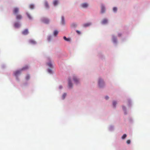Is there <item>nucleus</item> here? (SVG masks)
I'll list each match as a JSON object with an SVG mask.
<instances>
[{
	"label": "nucleus",
	"instance_id": "7ed1b4c3",
	"mask_svg": "<svg viewBox=\"0 0 150 150\" xmlns=\"http://www.w3.org/2000/svg\"><path fill=\"white\" fill-rule=\"evenodd\" d=\"M19 11V9L18 8H15L13 10V13L14 14H18L17 13Z\"/></svg>",
	"mask_w": 150,
	"mask_h": 150
},
{
	"label": "nucleus",
	"instance_id": "c756f323",
	"mask_svg": "<svg viewBox=\"0 0 150 150\" xmlns=\"http://www.w3.org/2000/svg\"><path fill=\"white\" fill-rule=\"evenodd\" d=\"M48 72L49 73H52V71L51 70L49 69L48 70Z\"/></svg>",
	"mask_w": 150,
	"mask_h": 150
},
{
	"label": "nucleus",
	"instance_id": "72a5a7b5",
	"mask_svg": "<svg viewBox=\"0 0 150 150\" xmlns=\"http://www.w3.org/2000/svg\"><path fill=\"white\" fill-rule=\"evenodd\" d=\"M118 35H119V36H120L121 35L119 34Z\"/></svg>",
	"mask_w": 150,
	"mask_h": 150
},
{
	"label": "nucleus",
	"instance_id": "412c9836",
	"mask_svg": "<svg viewBox=\"0 0 150 150\" xmlns=\"http://www.w3.org/2000/svg\"><path fill=\"white\" fill-rule=\"evenodd\" d=\"M117 10V8L116 7H113V10L114 12H116Z\"/></svg>",
	"mask_w": 150,
	"mask_h": 150
},
{
	"label": "nucleus",
	"instance_id": "20e7f679",
	"mask_svg": "<svg viewBox=\"0 0 150 150\" xmlns=\"http://www.w3.org/2000/svg\"><path fill=\"white\" fill-rule=\"evenodd\" d=\"M98 84L100 87H101L104 84V82L102 79H99L98 81Z\"/></svg>",
	"mask_w": 150,
	"mask_h": 150
},
{
	"label": "nucleus",
	"instance_id": "f257e3e1",
	"mask_svg": "<svg viewBox=\"0 0 150 150\" xmlns=\"http://www.w3.org/2000/svg\"><path fill=\"white\" fill-rule=\"evenodd\" d=\"M28 66H26L23 67L20 71L17 70L14 72V75L16 76H17L19 74H21V71L22 70H24L28 68Z\"/></svg>",
	"mask_w": 150,
	"mask_h": 150
},
{
	"label": "nucleus",
	"instance_id": "c85d7f7f",
	"mask_svg": "<svg viewBox=\"0 0 150 150\" xmlns=\"http://www.w3.org/2000/svg\"><path fill=\"white\" fill-rule=\"evenodd\" d=\"M130 142H131V141L130 140H128L127 141V143L128 144H130Z\"/></svg>",
	"mask_w": 150,
	"mask_h": 150
},
{
	"label": "nucleus",
	"instance_id": "4be33fe9",
	"mask_svg": "<svg viewBox=\"0 0 150 150\" xmlns=\"http://www.w3.org/2000/svg\"><path fill=\"white\" fill-rule=\"evenodd\" d=\"M50 67L52 68V64L51 62H50L47 64Z\"/></svg>",
	"mask_w": 150,
	"mask_h": 150
},
{
	"label": "nucleus",
	"instance_id": "dca6fc26",
	"mask_svg": "<svg viewBox=\"0 0 150 150\" xmlns=\"http://www.w3.org/2000/svg\"><path fill=\"white\" fill-rule=\"evenodd\" d=\"M44 4H45V7L46 8H49V5H48L47 2V1H45V2Z\"/></svg>",
	"mask_w": 150,
	"mask_h": 150
},
{
	"label": "nucleus",
	"instance_id": "9d476101",
	"mask_svg": "<svg viewBox=\"0 0 150 150\" xmlns=\"http://www.w3.org/2000/svg\"><path fill=\"white\" fill-rule=\"evenodd\" d=\"M68 86L69 87H71L72 86V84L70 80H69L68 81Z\"/></svg>",
	"mask_w": 150,
	"mask_h": 150
},
{
	"label": "nucleus",
	"instance_id": "7c9ffc66",
	"mask_svg": "<svg viewBox=\"0 0 150 150\" xmlns=\"http://www.w3.org/2000/svg\"><path fill=\"white\" fill-rule=\"evenodd\" d=\"M105 98L107 100L109 98V97L108 96H106L105 97Z\"/></svg>",
	"mask_w": 150,
	"mask_h": 150
},
{
	"label": "nucleus",
	"instance_id": "2eb2a0df",
	"mask_svg": "<svg viewBox=\"0 0 150 150\" xmlns=\"http://www.w3.org/2000/svg\"><path fill=\"white\" fill-rule=\"evenodd\" d=\"M58 3V1L57 0H55L53 1V4L54 6H56Z\"/></svg>",
	"mask_w": 150,
	"mask_h": 150
},
{
	"label": "nucleus",
	"instance_id": "a211bd4d",
	"mask_svg": "<svg viewBox=\"0 0 150 150\" xmlns=\"http://www.w3.org/2000/svg\"><path fill=\"white\" fill-rule=\"evenodd\" d=\"M64 39L66 41H70V38H67L65 36H64L63 37Z\"/></svg>",
	"mask_w": 150,
	"mask_h": 150
},
{
	"label": "nucleus",
	"instance_id": "5701e85b",
	"mask_svg": "<svg viewBox=\"0 0 150 150\" xmlns=\"http://www.w3.org/2000/svg\"><path fill=\"white\" fill-rule=\"evenodd\" d=\"M30 76L29 75H27L25 77V79L27 80H28L30 79Z\"/></svg>",
	"mask_w": 150,
	"mask_h": 150
},
{
	"label": "nucleus",
	"instance_id": "2f4dec72",
	"mask_svg": "<svg viewBox=\"0 0 150 150\" xmlns=\"http://www.w3.org/2000/svg\"><path fill=\"white\" fill-rule=\"evenodd\" d=\"M76 32L79 34H80V32L78 30H76Z\"/></svg>",
	"mask_w": 150,
	"mask_h": 150
},
{
	"label": "nucleus",
	"instance_id": "393cba45",
	"mask_svg": "<svg viewBox=\"0 0 150 150\" xmlns=\"http://www.w3.org/2000/svg\"><path fill=\"white\" fill-rule=\"evenodd\" d=\"M112 40L114 42H116V39L114 37H113L112 38Z\"/></svg>",
	"mask_w": 150,
	"mask_h": 150
},
{
	"label": "nucleus",
	"instance_id": "aec40b11",
	"mask_svg": "<svg viewBox=\"0 0 150 150\" xmlns=\"http://www.w3.org/2000/svg\"><path fill=\"white\" fill-rule=\"evenodd\" d=\"M127 137V135L126 134H124L123 135L122 137V139H125L126 137Z\"/></svg>",
	"mask_w": 150,
	"mask_h": 150
},
{
	"label": "nucleus",
	"instance_id": "39448f33",
	"mask_svg": "<svg viewBox=\"0 0 150 150\" xmlns=\"http://www.w3.org/2000/svg\"><path fill=\"white\" fill-rule=\"evenodd\" d=\"M16 18L17 20H20L22 19V16L20 14H17L16 15Z\"/></svg>",
	"mask_w": 150,
	"mask_h": 150
},
{
	"label": "nucleus",
	"instance_id": "423d86ee",
	"mask_svg": "<svg viewBox=\"0 0 150 150\" xmlns=\"http://www.w3.org/2000/svg\"><path fill=\"white\" fill-rule=\"evenodd\" d=\"M29 42L30 43L33 45H34L36 43V42L35 40L32 39L30 40H29Z\"/></svg>",
	"mask_w": 150,
	"mask_h": 150
},
{
	"label": "nucleus",
	"instance_id": "a878e982",
	"mask_svg": "<svg viewBox=\"0 0 150 150\" xmlns=\"http://www.w3.org/2000/svg\"><path fill=\"white\" fill-rule=\"evenodd\" d=\"M26 14H27V16H28V17L29 19H31L32 18V17H31V16H30V14L28 13H27Z\"/></svg>",
	"mask_w": 150,
	"mask_h": 150
},
{
	"label": "nucleus",
	"instance_id": "6e6552de",
	"mask_svg": "<svg viewBox=\"0 0 150 150\" xmlns=\"http://www.w3.org/2000/svg\"><path fill=\"white\" fill-rule=\"evenodd\" d=\"M73 79L75 83H77L79 82V79L76 76H74L73 77Z\"/></svg>",
	"mask_w": 150,
	"mask_h": 150
},
{
	"label": "nucleus",
	"instance_id": "473e14b6",
	"mask_svg": "<svg viewBox=\"0 0 150 150\" xmlns=\"http://www.w3.org/2000/svg\"><path fill=\"white\" fill-rule=\"evenodd\" d=\"M122 108H123V109H124V110H125V107L124 106H123Z\"/></svg>",
	"mask_w": 150,
	"mask_h": 150
},
{
	"label": "nucleus",
	"instance_id": "0eeeda50",
	"mask_svg": "<svg viewBox=\"0 0 150 150\" xmlns=\"http://www.w3.org/2000/svg\"><path fill=\"white\" fill-rule=\"evenodd\" d=\"M22 33L24 35H26L28 33V29H25L24 31H23Z\"/></svg>",
	"mask_w": 150,
	"mask_h": 150
},
{
	"label": "nucleus",
	"instance_id": "cd10ccee",
	"mask_svg": "<svg viewBox=\"0 0 150 150\" xmlns=\"http://www.w3.org/2000/svg\"><path fill=\"white\" fill-rule=\"evenodd\" d=\"M116 102L115 101H113V105L114 107H115L116 104Z\"/></svg>",
	"mask_w": 150,
	"mask_h": 150
},
{
	"label": "nucleus",
	"instance_id": "f3484780",
	"mask_svg": "<svg viewBox=\"0 0 150 150\" xmlns=\"http://www.w3.org/2000/svg\"><path fill=\"white\" fill-rule=\"evenodd\" d=\"M14 26L16 28H18L20 26V24L18 23H16L14 24Z\"/></svg>",
	"mask_w": 150,
	"mask_h": 150
},
{
	"label": "nucleus",
	"instance_id": "f03ea898",
	"mask_svg": "<svg viewBox=\"0 0 150 150\" xmlns=\"http://www.w3.org/2000/svg\"><path fill=\"white\" fill-rule=\"evenodd\" d=\"M42 21L45 24H48L49 22V20L46 18H42Z\"/></svg>",
	"mask_w": 150,
	"mask_h": 150
},
{
	"label": "nucleus",
	"instance_id": "ddd939ff",
	"mask_svg": "<svg viewBox=\"0 0 150 150\" xmlns=\"http://www.w3.org/2000/svg\"><path fill=\"white\" fill-rule=\"evenodd\" d=\"M81 6L83 8H86L88 6V4L86 3H84L81 4Z\"/></svg>",
	"mask_w": 150,
	"mask_h": 150
},
{
	"label": "nucleus",
	"instance_id": "f8f14e48",
	"mask_svg": "<svg viewBox=\"0 0 150 150\" xmlns=\"http://www.w3.org/2000/svg\"><path fill=\"white\" fill-rule=\"evenodd\" d=\"M91 23H85L83 25V26L84 27H86L91 25Z\"/></svg>",
	"mask_w": 150,
	"mask_h": 150
},
{
	"label": "nucleus",
	"instance_id": "1a4fd4ad",
	"mask_svg": "<svg viewBox=\"0 0 150 150\" xmlns=\"http://www.w3.org/2000/svg\"><path fill=\"white\" fill-rule=\"evenodd\" d=\"M105 9L104 7L102 5L101 7V13H103L105 12Z\"/></svg>",
	"mask_w": 150,
	"mask_h": 150
},
{
	"label": "nucleus",
	"instance_id": "4468645a",
	"mask_svg": "<svg viewBox=\"0 0 150 150\" xmlns=\"http://www.w3.org/2000/svg\"><path fill=\"white\" fill-rule=\"evenodd\" d=\"M61 23L63 25H64L65 24V21H64V18L63 16H62V17Z\"/></svg>",
	"mask_w": 150,
	"mask_h": 150
},
{
	"label": "nucleus",
	"instance_id": "9b49d317",
	"mask_svg": "<svg viewBox=\"0 0 150 150\" xmlns=\"http://www.w3.org/2000/svg\"><path fill=\"white\" fill-rule=\"evenodd\" d=\"M108 20L106 19H104L102 22V23L103 24H105L107 23Z\"/></svg>",
	"mask_w": 150,
	"mask_h": 150
},
{
	"label": "nucleus",
	"instance_id": "bb28decb",
	"mask_svg": "<svg viewBox=\"0 0 150 150\" xmlns=\"http://www.w3.org/2000/svg\"><path fill=\"white\" fill-rule=\"evenodd\" d=\"M66 95L67 94H66V93H64L63 94V95L62 96V97H63V99H64L65 98V96H66Z\"/></svg>",
	"mask_w": 150,
	"mask_h": 150
},
{
	"label": "nucleus",
	"instance_id": "6ab92c4d",
	"mask_svg": "<svg viewBox=\"0 0 150 150\" xmlns=\"http://www.w3.org/2000/svg\"><path fill=\"white\" fill-rule=\"evenodd\" d=\"M58 34V31L57 30H55L54 32V36H56Z\"/></svg>",
	"mask_w": 150,
	"mask_h": 150
},
{
	"label": "nucleus",
	"instance_id": "b1692460",
	"mask_svg": "<svg viewBox=\"0 0 150 150\" xmlns=\"http://www.w3.org/2000/svg\"><path fill=\"white\" fill-rule=\"evenodd\" d=\"M30 8L32 9H33L34 8V6L32 4H30Z\"/></svg>",
	"mask_w": 150,
	"mask_h": 150
}]
</instances>
